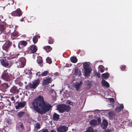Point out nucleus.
<instances>
[{
    "label": "nucleus",
    "instance_id": "30",
    "mask_svg": "<svg viewBox=\"0 0 132 132\" xmlns=\"http://www.w3.org/2000/svg\"><path fill=\"white\" fill-rule=\"evenodd\" d=\"M37 63L40 64V66L42 67L43 66V65L42 64V63L43 62L42 58L40 57L38 58L37 60Z\"/></svg>",
    "mask_w": 132,
    "mask_h": 132
},
{
    "label": "nucleus",
    "instance_id": "57",
    "mask_svg": "<svg viewBox=\"0 0 132 132\" xmlns=\"http://www.w3.org/2000/svg\"><path fill=\"white\" fill-rule=\"evenodd\" d=\"M13 46L15 48V45L14 44L13 45Z\"/></svg>",
    "mask_w": 132,
    "mask_h": 132
},
{
    "label": "nucleus",
    "instance_id": "33",
    "mask_svg": "<svg viewBox=\"0 0 132 132\" xmlns=\"http://www.w3.org/2000/svg\"><path fill=\"white\" fill-rule=\"evenodd\" d=\"M49 73V72L48 71H45L41 74V75L42 76H46L50 74Z\"/></svg>",
    "mask_w": 132,
    "mask_h": 132
},
{
    "label": "nucleus",
    "instance_id": "46",
    "mask_svg": "<svg viewBox=\"0 0 132 132\" xmlns=\"http://www.w3.org/2000/svg\"><path fill=\"white\" fill-rule=\"evenodd\" d=\"M36 76H38L39 77L40 76H41V74H40V72H39L36 73Z\"/></svg>",
    "mask_w": 132,
    "mask_h": 132
},
{
    "label": "nucleus",
    "instance_id": "38",
    "mask_svg": "<svg viewBox=\"0 0 132 132\" xmlns=\"http://www.w3.org/2000/svg\"><path fill=\"white\" fill-rule=\"evenodd\" d=\"M46 61L47 63L50 64H51L52 63V61L51 59L49 57H48L46 59Z\"/></svg>",
    "mask_w": 132,
    "mask_h": 132
},
{
    "label": "nucleus",
    "instance_id": "4",
    "mask_svg": "<svg viewBox=\"0 0 132 132\" xmlns=\"http://www.w3.org/2000/svg\"><path fill=\"white\" fill-rule=\"evenodd\" d=\"M83 67L84 70V76L85 77L89 76L91 72L89 68V64L87 62H85L83 63Z\"/></svg>",
    "mask_w": 132,
    "mask_h": 132
},
{
    "label": "nucleus",
    "instance_id": "58",
    "mask_svg": "<svg viewBox=\"0 0 132 132\" xmlns=\"http://www.w3.org/2000/svg\"><path fill=\"white\" fill-rule=\"evenodd\" d=\"M69 64H66V67H68V66H69Z\"/></svg>",
    "mask_w": 132,
    "mask_h": 132
},
{
    "label": "nucleus",
    "instance_id": "47",
    "mask_svg": "<svg viewBox=\"0 0 132 132\" xmlns=\"http://www.w3.org/2000/svg\"><path fill=\"white\" fill-rule=\"evenodd\" d=\"M10 63L12 65L14 63V61L13 60H11L10 61Z\"/></svg>",
    "mask_w": 132,
    "mask_h": 132
},
{
    "label": "nucleus",
    "instance_id": "9",
    "mask_svg": "<svg viewBox=\"0 0 132 132\" xmlns=\"http://www.w3.org/2000/svg\"><path fill=\"white\" fill-rule=\"evenodd\" d=\"M68 129V128L65 126H61L58 127L57 129L58 132H66Z\"/></svg>",
    "mask_w": 132,
    "mask_h": 132
},
{
    "label": "nucleus",
    "instance_id": "3",
    "mask_svg": "<svg viewBox=\"0 0 132 132\" xmlns=\"http://www.w3.org/2000/svg\"><path fill=\"white\" fill-rule=\"evenodd\" d=\"M40 83V80L37 79L34 80L32 82V83L31 82L29 83L27 85L31 89H34L38 86Z\"/></svg>",
    "mask_w": 132,
    "mask_h": 132
},
{
    "label": "nucleus",
    "instance_id": "43",
    "mask_svg": "<svg viewBox=\"0 0 132 132\" xmlns=\"http://www.w3.org/2000/svg\"><path fill=\"white\" fill-rule=\"evenodd\" d=\"M97 121L98 122V125H99L101 124V120L100 118H97Z\"/></svg>",
    "mask_w": 132,
    "mask_h": 132
},
{
    "label": "nucleus",
    "instance_id": "25",
    "mask_svg": "<svg viewBox=\"0 0 132 132\" xmlns=\"http://www.w3.org/2000/svg\"><path fill=\"white\" fill-rule=\"evenodd\" d=\"M89 124L93 126H95L97 125V121L95 119L92 120L90 121Z\"/></svg>",
    "mask_w": 132,
    "mask_h": 132
},
{
    "label": "nucleus",
    "instance_id": "15",
    "mask_svg": "<svg viewBox=\"0 0 132 132\" xmlns=\"http://www.w3.org/2000/svg\"><path fill=\"white\" fill-rule=\"evenodd\" d=\"M19 36V34L18 32L16 31H14L12 33L11 35V39L12 40L14 39Z\"/></svg>",
    "mask_w": 132,
    "mask_h": 132
},
{
    "label": "nucleus",
    "instance_id": "56",
    "mask_svg": "<svg viewBox=\"0 0 132 132\" xmlns=\"http://www.w3.org/2000/svg\"><path fill=\"white\" fill-rule=\"evenodd\" d=\"M110 131V130H108V129H107L106 131H105V132H109Z\"/></svg>",
    "mask_w": 132,
    "mask_h": 132
},
{
    "label": "nucleus",
    "instance_id": "48",
    "mask_svg": "<svg viewBox=\"0 0 132 132\" xmlns=\"http://www.w3.org/2000/svg\"><path fill=\"white\" fill-rule=\"evenodd\" d=\"M18 84L20 86H22L23 85V84L21 82H19L18 83Z\"/></svg>",
    "mask_w": 132,
    "mask_h": 132
},
{
    "label": "nucleus",
    "instance_id": "10",
    "mask_svg": "<svg viewBox=\"0 0 132 132\" xmlns=\"http://www.w3.org/2000/svg\"><path fill=\"white\" fill-rule=\"evenodd\" d=\"M27 44V43L26 41H21L18 43V47L19 49L22 48L26 46Z\"/></svg>",
    "mask_w": 132,
    "mask_h": 132
},
{
    "label": "nucleus",
    "instance_id": "19",
    "mask_svg": "<svg viewBox=\"0 0 132 132\" xmlns=\"http://www.w3.org/2000/svg\"><path fill=\"white\" fill-rule=\"evenodd\" d=\"M84 132H97L96 130H94L93 128L91 126L87 127L86 129V130Z\"/></svg>",
    "mask_w": 132,
    "mask_h": 132
},
{
    "label": "nucleus",
    "instance_id": "11",
    "mask_svg": "<svg viewBox=\"0 0 132 132\" xmlns=\"http://www.w3.org/2000/svg\"><path fill=\"white\" fill-rule=\"evenodd\" d=\"M0 62L2 65L4 67L7 66L9 64L8 61L5 58H2L0 59Z\"/></svg>",
    "mask_w": 132,
    "mask_h": 132
},
{
    "label": "nucleus",
    "instance_id": "54",
    "mask_svg": "<svg viewBox=\"0 0 132 132\" xmlns=\"http://www.w3.org/2000/svg\"><path fill=\"white\" fill-rule=\"evenodd\" d=\"M50 132H56L54 130H51Z\"/></svg>",
    "mask_w": 132,
    "mask_h": 132
},
{
    "label": "nucleus",
    "instance_id": "17",
    "mask_svg": "<svg viewBox=\"0 0 132 132\" xmlns=\"http://www.w3.org/2000/svg\"><path fill=\"white\" fill-rule=\"evenodd\" d=\"M37 50V47L35 45H32L31 46L30 50L31 53L36 52Z\"/></svg>",
    "mask_w": 132,
    "mask_h": 132
},
{
    "label": "nucleus",
    "instance_id": "45",
    "mask_svg": "<svg viewBox=\"0 0 132 132\" xmlns=\"http://www.w3.org/2000/svg\"><path fill=\"white\" fill-rule=\"evenodd\" d=\"M20 127L22 129H24V127L23 126V124L22 123H21V124L20 125Z\"/></svg>",
    "mask_w": 132,
    "mask_h": 132
},
{
    "label": "nucleus",
    "instance_id": "40",
    "mask_svg": "<svg viewBox=\"0 0 132 132\" xmlns=\"http://www.w3.org/2000/svg\"><path fill=\"white\" fill-rule=\"evenodd\" d=\"M39 132H49L47 129H43L40 130Z\"/></svg>",
    "mask_w": 132,
    "mask_h": 132
},
{
    "label": "nucleus",
    "instance_id": "27",
    "mask_svg": "<svg viewBox=\"0 0 132 132\" xmlns=\"http://www.w3.org/2000/svg\"><path fill=\"white\" fill-rule=\"evenodd\" d=\"M75 73L76 75L80 76L81 75V73L80 70H79L78 68H76L75 70Z\"/></svg>",
    "mask_w": 132,
    "mask_h": 132
},
{
    "label": "nucleus",
    "instance_id": "31",
    "mask_svg": "<svg viewBox=\"0 0 132 132\" xmlns=\"http://www.w3.org/2000/svg\"><path fill=\"white\" fill-rule=\"evenodd\" d=\"M1 87L3 88L7 89L9 87L8 84L6 83H4L1 85Z\"/></svg>",
    "mask_w": 132,
    "mask_h": 132
},
{
    "label": "nucleus",
    "instance_id": "2",
    "mask_svg": "<svg viewBox=\"0 0 132 132\" xmlns=\"http://www.w3.org/2000/svg\"><path fill=\"white\" fill-rule=\"evenodd\" d=\"M1 78L6 81H10L14 78L12 75L5 71L2 73Z\"/></svg>",
    "mask_w": 132,
    "mask_h": 132
},
{
    "label": "nucleus",
    "instance_id": "51",
    "mask_svg": "<svg viewBox=\"0 0 132 132\" xmlns=\"http://www.w3.org/2000/svg\"><path fill=\"white\" fill-rule=\"evenodd\" d=\"M78 84L80 85L81 86V85L82 83V81H81L79 83H77Z\"/></svg>",
    "mask_w": 132,
    "mask_h": 132
},
{
    "label": "nucleus",
    "instance_id": "52",
    "mask_svg": "<svg viewBox=\"0 0 132 132\" xmlns=\"http://www.w3.org/2000/svg\"><path fill=\"white\" fill-rule=\"evenodd\" d=\"M14 97H12L11 98V100L12 101H13L14 100Z\"/></svg>",
    "mask_w": 132,
    "mask_h": 132
},
{
    "label": "nucleus",
    "instance_id": "8",
    "mask_svg": "<svg viewBox=\"0 0 132 132\" xmlns=\"http://www.w3.org/2000/svg\"><path fill=\"white\" fill-rule=\"evenodd\" d=\"M26 104V102L23 101L21 102H19L17 105H15V108L16 109H19L24 108Z\"/></svg>",
    "mask_w": 132,
    "mask_h": 132
},
{
    "label": "nucleus",
    "instance_id": "63",
    "mask_svg": "<svg viewBox=\"0 0 132 132\" xmlns=\"http://www.w3.org/2000/svg\"><path fill=\"white\" fill-rule=\"evenodd\" d=\"M54 92L55 93V91H54Z\"/></svg>",
    "mask_w": 132,
    "mask_h": 132
},
{
    "label": "nucleus",
    "instance_id": "44",
    "mask_svg": "<svg viewBox=\"0 0 132 132\" xmlns=\"http://www.w3.org/2000/svg\"><path fill=\"white\" fill-rule=\"evenodd\" d=\"M110 101V102H114V98H110L109 99Z\"/></svg>",
    "mask_w": 132,
    "mask_h": 132
},
{
    "label": "nucleus",
    "instance_id": "29",
    "mask_svg": "<svg viewBox=\"0 0 132 132\" xmlns=\"http://www.w3.org/2000/svg\"><path fill=\"white\" fill-rule=\"evenodd\" d=\"M54 42V40L53 38L51 37H49L48 40V43L50 44H53Z\"/></svg>",
    "mask_w": 132,
    "mask_h": 132
},
{
    "label": "nucleus",
    "instance_id": "50",
    "mask_svg": "<svg viewBox=\"0 0 132 132\" xmlns=\"http://www.w3.org/2000/svg\"><path fill=\"white\" fill-rule=\"evenodd\" d=\"M97 76H98L97 77L98 78L100 77V73H97Z\"/></svg>",
    "mask_w": 132,
    "mask_h": 132
},
{
    "label": "nucleus",
    "instance_id": "5",
    "mask_svg": "<svg viewBox=\"0 0 132 132\" xmlns=\"http://www.w3.org/2000/svg\"><path fill=\"white\" fill-rule=\"evenodd\" d=\"M12 42L8 41L4 44L2 46V48L4 50L7 51L9 50L10 47L11 46Z\"/></svg>",
    "mask_w": 132,
    "mask_h": 132
},
{
    "label": "nucleus",
    "instance_id": "22",
    "mask_svg": "<svg viewBox=\"0 0 132 132\" xmlns=\"http://www.w3.org/2000/svg\"><path fill=\"white\" fill-rule=\"evenodd\" d=\"M26 113L25 112L20 111L17 113V116L19 118H21L26 114Z\"/></svg>",
    "mask_w": 132,
    "mask_h": 132
},
{
    "label": "nucleus",
    "instance_id": "14",
    "mask_svg": "<svg viewBox=\"0 0 132 132\" xmlns=\"http://www.w3.org/2000/svg\"><path fill=\"white\" fill-rule=\"evenodd\" d=\"M52 81V80L51 77H48L44 79L42 82L44 84L46 85L51 83Z\"/></svg>",
    "mask_w": 132,
    "mask_h": 132
},
{
    "label": "nucleus",
    "instance_id": "37",
    "mask_svg": "<svg viewBox=\"0 0 132 132\" xmlns=\"http://www.w3.org/2000/svg\"><path fill=\"white\" fill-rule=\"evenodd\" d=\"M87 86L88 88L90 89L91 86L92 85L91 82L90 81H87Z\"/></svg>",
    "mask_w": 132,
    "mask_h": 132
},
{
    "label": "nucleus",
    "instance_id": "36",
    "mask_svg": "<svg viewBox=\"0 0 132 132\" xmlns=\"http://www.w3.org/2000/svg\"><path fill=\"white\" fill-rule=\"evenodd\" d=\"M80 85L78 84L77 83L75 84L74 86V87L76 88V90L77 91H78L79 90V88L80 87Z\"/></svg>",
    "mask_w": 132,
    "mask_h": 132
},
{
    "label": "nucleus",
    "instance_id": "35",
    "mask_svg": "<svg viewBox=\"0 0 132 132\" xmlns=\"http://www.w3.org/2000/svg\"><path fill=\"white\" fill-rule=\"evenodd\" d=\"M35 128L36 129H39L40 128V124L38 123H36L35 124Z\"/></svg>",
    "mask_w": 132,
    "mask_h": 132
},
{
    "label": "nucleus",
    "instance_id": "12",
    "mask_svg": "<svg viewBox=\"0 0 132 132\" xmlns=\"http://www.w3.org/2000/svg\"><path fill=\"white\" fill-rule=\"evenodd\" d=\"M57 110L60 113H64V104L58 105L57 106Z\"/></svg>",
    "mask_w": 132,
    "mask_h": 132
},
{
    "label": "nucleus",
    "instance_id": "61",
    "mask_svg": "<svg viewBox=\"0 0 132 132\" xmlns=\"http://www.w3.org/2000/svg\"><path fill=\"white\" fill-rule=\"evenodd\" d=\"M1 122V120L0 119V122Z\"/></svg>",
    "mask_w": 132,
    "mask_h": 132
},
{
    "label": "nucleus",
    "instance_id": "62",
    "mask_svg": "<svg viewBox=\"0 0 132 132\" xmlns=\"http://www.w3.org/2000/svg\"><path fill=\"white\" fill-rule=\"evenodd\" d=\"M131 124H132V122H131Z\"/></svg>",
    "mask_w": 132,
    "mask_h": 132
},
{
    "label": "nucleus",
    "instance_id": "21",
    "mask_svg": "<svg viewBox=\"0 0 132 132\" xmlns=\"http://www.w3.org/2000/svg\"><path fill=\"white\" fill-rule=\"evenodd\" d=\"M124 106L123 104H121L119 106L117 107L115 109L116 111L117 112H119L122 109H123Z\"/></svg>",
    "mask_w": 132,
    "mask_h": 132
},
{
    "label": "nucleus",
    "instance_id": "16",
    "mask_svg": "<svg viewBox=\"0 0 132 132\" xmlns=\"http://www.w3.org/2000/svg\"><path fill=\"white\" fill-rule=\"evenodd\" d=\"M26 59L24 57L21 58L19 61V63L21 65V67H23L26 64Z\"/></svg>",
    "mask_w": 132,
    "mask_h": 132
},
{
    "label": "nucleus",
    "instance_id": "7",
    "mask_svg": "<svg viewBox=\"0 0 132 132\" xmlns=\"http://www.w3.org/2000/svg\"><path fill=\"white\" fill-rule=\"evenodd\" d=\"M20 88H18L17 87L14 86L11 87L10 89V92L15 94H18L19 92Z\"/></svg>",
    "mask_w": 132,
    "mask_h": 132
},
{
    "label": "nucleus",
    "instance_id": "49",
    "mask_svg": "<svg viewBox=\"0 0 132 132\" xmlns=\"http://www.w3.org/2000/svg\"><path fill=\"white\" fill-rule=\"evenodd\" d=\"M109 116L110 117H112V112H109Z\"/></svg>",
    "mask_w": 132,
    "mask_h": 132
},
{
    "label": "nucleus",
    "instance_id": "23",
    "mask_svg": "<svg viewBox=\"0 0 132 132\" xmlns=\"http://www.w3.org/2000/svg\"><path fill=\"white\" fill-rule=\"evenodd\" d=\"M43 48L47 53L49 52L52 50V48L50 46H44L43 47Z\"/></svg>",
    "mask_w": 132,
    "mask_h": 132
},
{
    "label": "nucleus",
    "instance_id": "18",
    "mask_svg": "<svg viewBox=\"0 0 132 132\" xmlns=\"http://www.w3.org/2000/svg\"><path fill=\"white\" fill-rule=\"evenodd\" d=\"M71 109V107L69 105L64 104V112L65 111L68 112L70 111Z\"/></svg>",
    "mask_w": 132,
    "mask_h": 132
},
{
    "label": "nucleus",
    "instance_id": "41",
    "mask_svg": "<svg viewBox=\"0 0 132 132\" xmlns=\"http://www.w3.org/2000/svg\"><path fill=\"white\" fill-rule=\"evenodd\" d=\"M6 122L8 124H11L12 123L11 120L10 119H7L6 121Z\"/></svg>",
    "mask_w": 132,
    "mask_h": 132
},
{
    "label": "nucleus",
    "instance_id": "1",
    "mask_svg": "<svg viewBox=\"0 0 132 132\" xmlns=\"http://www.w3.org/2000/svg\"><path fill=\"white\" fill-rule=\"evenodd\" d=\"M32 108L38 113L43 114L49 111L52 106L44 100L43 97L39 95L31 103Z\"/></svg>",
    "mask_w": 132,
    "mask_h": 132
},
{
    "label": "nucleus",
    "instance_id": "13",
    "mask_svg": "<svg viewBox=\"0 0 132 132\" xmlns=\"http://www.w3.org/2000/svg\"><path fill=\"white\" fill-rule=\"evenodd\" d=\"M108 125V121L104 119L101 125V126L103 129H105L107 128Z\"/></svg>",
    "mask_w": 132,
    "mask_h": 132
},
{
    "label": "nucleus",
    "instance_id": "24",
    "mask_svg": "<svg viewBox=\"0 0 132 132\" xmlns=\"http://www.w3.org/2000/svg\"><path fill=\"white\" fill-rule=\"evenodd\" d=\"M102 84L104 86L107 87H109L110 86L109 83L104 80H102Z\"/></svg>",
    "mask_w": 132,
    "mask_h": 132
},
{
    "label": "nucleus",
    "instance_id": "59",
    "mask_svg": "<svg viewBox=\"0 0 132 132\" xmlns=\"http://www.w3.org/2000/svg\"><path fill=\"white\" fill-rule=\"evenodd\" d=\"M1 80H0V86H1Z\"/></svg>",
    "mask_w": 132,
    "mask_h": 132
},
{
    "label": "nucleus",
    "instance_id": "34",
    "mask_svg": "<svg viewBox=\"0 0 132 132\" xmlns=\"http://www.w3.org/2000/svg\"><path fill=\"white\" fill-rule=\"evenodd\" d=\"M38 36H35L33 38L32 41L34 44L36 43L38 41Z\"/></svg>",
    "mask_w": 132,
    "mask_h": 132
},
{
    "label": "nucleus",
    "instance_id": "20",
    "mask_svg": "<svg viewBox=\"0 0 132 132\" xmlns=\"http://www.w3.org/2000/svg\"><path fill=\"white\" fill-rule=\"evenodd\" d=\"M59 117V115L56 113H54L53 115V119L54 121H57L60 119Z\"/></svg>",
    "mask_w": 132,
    "mask_h": 132
},
{
    "label": "nucleus",
    "instance_id": "39",
    "mask_svg": "<svg viewBox=\"0 0 132 132\" xmlns=\"http://www.w3.org/2000/svg\"><path fill=\"white\" fill-rule=\"evenodd\" d=\"M126 68V66L125 65H123L121 66L120 67L121 70L123 71L125 70Z\"/></svg>",
    "mask_w": 132,
    "mask_h": 132
},
{
    "label": "nucleus",
    "instance_id": "26",
    "mask_svg": "<svg viewBox=\"0 0 132 132\" xmlns=\"http://www.w3.org/2000/svg\"><path fill=\"white\" fill-rule=\"evenodd\" d=\"M6 28V25L5 24L0 25V31L1 32L5 30Z\"/></svg>",
    "mask_w": 132,
    "mask_h": 132
},
{
    "label": "nucleus",
    "instance_id": "55",
    "mask_svg": "<svg viewBox=\"0 0 132 132\" xmlns=\"http://www.w3.org/2000/svg\"><path fill=\"white\" fill-rule=\"evenodd\" d=\"M104 71V70L103 69H101L100 70V72L102 73Z\"/></svg>",
    "mask_w": 132,
    "mask_h": 132
},
{
    "label": "nucleus",
    "instance_id": "60",
    "mask_svg": "<svg viewBox=\"0 0 132 132\" xmlns=\"http://www.w3.org/2000/svg\"><path fill=\"white\" fill-rule=\"evenodd\" d=\"M1 129L0 128V132H1Z\"/></svg>",
    "mask_w": 132,
    "mask_h": 132
},
{
    "label": "nucleus",
    "instance_id": "42",
    "mask_svg": "<svg viewBox=\"0 0 132 132\" xmlns=\"http://www.w3.org/2000/svg\"><path fill=\"white\" fill-rule=\"evenodd\" d=\"M67 103L68 104H69L70 105L73 106V103L69 100L68 101Z\"/></svg>",
    "mask_w": 132,
    "mask_h": 132
},
{
    "label": "nucleus",
    "instance_id": "28",
    "mask_svg": "<svg viewBox=\"0 0 132 132\" xmlns=\"http://www.w3.org/2000/svg\"><path fill=\"white\" fill-rule=\"evenodd\" d=\"M70 60L72 62L74 63L77 62L78 61V59L76 57L74 56L70 58Z\"/></svg>",
    "mask_w": 132,
    "mask_h": 132
},
{
    "label": "nucleus",
    "instance_id": "53",
    "mask_svg": "<svg viewBox=\"0 0 132 132\" xmlns=\"http://www.w3.org/2000/svg\"><path fill=\"white\" fill-rule=\"evenodd\" d=\"M20 20L21 22L23 21H24V18H22Z\"/></svg>",
    "mask_w": 132,
    "mask_h": 132
},
{
    "label": "nucleus",
    "instance_id": "32",
    "mask_svg": "<svg viewBox=\"0 0 132 132\" xmlns=\"http://www.w3.org/2000/svg\"><path fill=\"white\" fill-rule=\"evenodd\" d=\"M109 76V74L108 73H103L102 75V77L103 78H104L105 79L108 78Z\"/></svg>",
    "mask_w": 132,
    "mask_h": 132
},
{
    "label": "nucleus",
    "instance_id": "6",
    "mask_svg": "<svg viewBox=\"0 0 132 132\" xmlns=\"http://www.w3.org/2000/svg\"><path fill=\"white\" fill-rule=\"evenodd\" d=\"M22 14V11L20 9H17L15 11H13L11 13L12 15L18 16H20Z\"/></svg>",
    "mask_w": 132,
    "mask_h": 132
}]
</instances>
